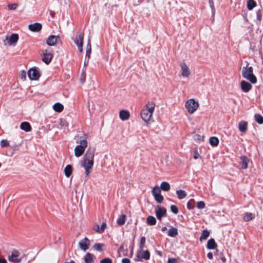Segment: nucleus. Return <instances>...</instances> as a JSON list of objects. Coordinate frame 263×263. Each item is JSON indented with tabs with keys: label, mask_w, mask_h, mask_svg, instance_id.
<instances>
[{
	"label": "nucleus",
	"mask_w": 263,
	"mask_h": 263,
	"mask_svg": "<svg viewBox=\"0 0 263 263\" xmlns=\"http://www.w3.org/2000/svg\"><path fill=\"white\" fill-rule=\"evenodd\" d=\"M210 235V232L205 230L202 232L201 235L199 238V241L201 242L202 240L206 239Z\"/></svg>",
	"instance_id": "nucleus-32"
},
{
	"label": "nucleus",
	"mask_w": 263,
	"mask_h": 263,
	"mask_svg": "<svg viewBox=\"0 0 263 263\" xmlns=\"http://www.w3.org/2000/svg\"><path fill=\"white\" fill-rule=\"evenodd\" d=\"M167 263H179V262L174 258H170L168 259Z\"/></svg>",
	"instance_id": "nucleus-48"
},
{
	"label": "nucleus",
	"mask_w": 263,
	"mask_h": 263,
	"mask_svg": "<svg viewBox=\"0 0 263 263\" xmlns=\"http://www.w3.org/2000/svg\"><path fill=\"white\" fill-rule=\"evenodd\" d=\"M0 144L2 147H7L9 145V143L7 140H2Z\"/></svg>",
	"instance_id": "nucleus-43"
},
{
	"label": "nucleus",
	"mask_w": 263,
	"mask_h": 263,
	"mask_svg": "<svg viewBox=\"0 0 263 263\" xmlns=\"http://www.w3.org/2000/svg\"><path fill=\"white\" fill-rule=\"evenodd\" d=\"M0 263H7V261L5 258L0 257Z\"/></svg>",
	"instance_id": "nucleus-54"
},
{
	"label": "nucleus",
	"mask_w": 263,
	"mask_h": 263,
	"mask_svg": "<svg viewBox=\"0 0 263 263\" xmlns=\"http://www.w3.org/2000/svg\"><path fill=\"white\" fill-rule=\"evenodd\" d=\"M248 124L247 121L243 120L240 121L238 125L239 130L242 133H245L248 129Z\"/></svg>",
	"instance_id": "nucleus-18"
},
{
	"label": "nucleus",
	"mask_w": 263,
	"mask_h": 263,
	"mask_svg": "<svg viewBox=\"0 0 263 263\" xmlns=\"http://www.w3.org/2000/svg\"><path fill=\"white\" fill-rule=\"evenodd\" d=\"M84 38V34L82 33H80L76 35L75 38L74 39V42L77 46L80 52H82L83 51V41Z\"/></svg>",
	"instance_id": "nucleus-13"
},
{
	"label": "nucleus",
	"mask_w": 263,
	"mask_h": 263,
	"mask_svg": "<svg viewBox=\"0 0 263 263\" xmlns=\"http://www.w3.org/2000/svg\"><path fill=\"white\" fill-rule=\"evenodd\" d=\"M87 147V141L86 139L84 138H82L78 143V144L74 148V156L77 158L82 156Z\"/></svg>",
	"instance_id": "nucleus-6"
},
{
	"label": "nucleus",
	"mask_w": 263,
	"mask_h": 263,
	"mask_svg": "<svg viewBox=\"0 0 263 263\" xmlns=\"http://www.w3.org/2000/svg\"><path fill=\"white\" fill-rule=\"evenodd\" d=\"M20 128L22 130H23L26 132H30L31 130V127L30 124L27 122H22L21 124Z\"/></svg>",
	"instance_id": "nucleus-25"
},
{
	"label": "nucleus",
	"mask_w": 263,
	"mask_h": 263,
	"mask_svg": "<svg viewBox=\"0 0 263 263\" xmlns=\"http://www.w3.org/2000/svg\"><path fill=\"white\" fill-rule=\"evenodd\" d=\"M156 215L159 220H161L166 214V210L165 208L161 206H157L155 209Z\"/></svg>",
	"instance_id": "nucleus-14"
},
{
	"label": "nucleus",
	"mask_w": 263,
	"mask_h": 263,
	"mask_svg": "<svg viewBox=\"0 0 263 263\" xmlns=\"http://www.w3.org/2000/svg\"><path fill=\"white\" fill-rule=\"evenodd\" d=\"M255 119L256 120V121L260 124H261L263 123V117L259 115V114H256L255 115Z\"/></svg>",
	"instance_id": "nucleus-41"
},
{
	"label": "nucleus",
	"mask_w": 263,
	"mask_h": 263,
	"mask_svg": "<svg viewBox=\"0 0 263 263\" xmlns=\"http://www.w3.org/2000/svg\"><path fill=\"white\" fill-rule=\"evenodd\" d=\"M156 103L153 101H148L144 105L140 111V117L143 122L147 125L153 121V114L156 108Z\"/></svg>",
	"instance_id": "nucleus-1"
},
{
	"label": "nucleus",
	"mask_w": 263,
	"mask_h": 263,
	"mask_svg": "<svg viewBox=\"0 0 263 263\" xmlns=\"http://www.w3.org/2000/svg\"><path fill=\"white\" fill-rule=\"evenodd\" d=\"M196 207L199 210H203L205 208L206 204L204 201L200 200L197 201L196 203Z\"/></svg>",
	"instance_id": "nucleus-34"
},
{
	"label": "nucleus",
	"mask_w": 263,
	"mask_h": 263,
	"mask_svg": "<svg viewBox=\"0 0 263 263\" xmlns=\"http://www.w3.org/2000/svg\"><path fill=\"white\" fill-rule=\"evenodd\" d=\"M119 116L122 121H126L130 118V113L127 110L122 109L119 112Z\"/></svg>",
	"instance_id": "nucleus-16"
},
{
	"label": "nucleus",
	"mask_w": 263,
	"mask_h": 263,
	"mask_svg": "<svg viewBox=\"0 0 263 263\" xmlns=\"http://www.w3.org/2000/svg\"><path fill=\"white\" fill-rule=\"evenodd\" d=\"M156 220L155 217L153 216H148L147 218V223L150 225H154L156 223Z\"/></svg>",
	"instance_id": "nucleus-40"
},
{
	"label": "nucleus",
	"mask_w": 263,
	"mask_h": 263,
	"mask_svg": "<svg viewBox=\"0 0 263 263\" xmlns=\"http://www.w3.org/2000/svg\"><path fill=\"white\" fill-rule=\"evenodd\" d=\"M28 28L31 31L39 32L42 28V25L39 23H34L33 24L29 25Z\"/></svg>",
	"instance_id": "nucleus-23"
},
{
	"label": "nucleus",
	"mask_w": 263,
	"mask_h": 263,
	"mask_svg": "<svg viewBox=\"0 0 263 263\" xmlns=\"http://www.w3.org/2000/svg\"><path fill=\"white\" fill-rule=\"evenodd\" d=\"M171 189L170 184L166 181H162L160 186L155 185L152 190V194L155 200L159 203H162L164 200V197L161 194V191L168 192Z\"/></svg>",
	"instance_id": "nucleus-3"
},
{
	"label": "nucleus",
	"mask_w": 263,
	"mask_h": 263,
	"mask_svg": "<svg viewBox=\"0 0 263 263\" xmlns=\"http://www.w3.org/2000/svg\"><path fill=\"white\" fill-rule=\"evenodd\" d=\"M93 229L96 232L102 233L101 231L100 227L99 225L96 224L94 226Z\"/></svg>",
	"instance_id": "nucleus-47"
},
{
	"label": "nucleus",
	"mask_w": 263,
	"mask_h": 263,
	"mask_svg": "<svg viewBox=\"0 0 263 263\" xmlns=\"http://www.w3.org/2000/svg\"><path fill=\"white\" fill-rule=\"evenodd\" d=\"M195 200L194 199L189 200L187 203V208L189 210H192L194 208Z\"/></svg>",
	"instance_id": "nucleus-39"
},
{
	"label": "nucleus",
	"mask_w": 263,
	"mask_h": 263,
	"mask_svg": "<svg viewBox=\"0 0 263 263\" xmlns=\"http://www.w3.org/2000/svg\"><path fill=\"white\" fill-rule=\"evenodd\" d=\"M178 230L176 228L172 227L168 231V235L174 237L178 235Z\"/></svg>",
	"instance_id": "nucleus-31"
},
{
	"label": "nucleus",
	"mask_w": 263,
	"mask_h": 263,
	"mask_svg": "<svg viewBox=\"0 0 263 263\" xmlns=\"http://www.w3.org/2000/svg\"><path fill=\"white\" fill-rule=\"evenodd\" d=\"M201 157L200 154L197 149H195L193 151V158L195 160H197Z\"/></svg>",
	"instance_id": "nucleus-42"
},
{
	"label": "nucleus",
	"mask_w": 263,
	"mask_h": 263,
	"mask_svg": "<svg viewBox=\"0 0 263 263\" xmlns=\"http://www.w3.org/2000/svg\"><path fill=\"white\" fill-rule=\"evenodd\" d=\"M80 246L81 249L85 251L88 248L89 245V241L87 239H85L80 242Z\"/></svg>",
	"instance_id": "nucleus-27"
},
{
	"label": "nucleus",
	"mask_w": 263,
	"mask_h": 263,
	"mask_svg": "<svg viewBox=\"0 0 263 263\" xmlns=\"http://www.w3.org/2000/svg\"><path fill=\"white\" fill-rule=\"evenodd\" d=\"M176 194L179 199L185 198L187 196L186 192L182 190H179L176 191Z\"/></svg>",
	"instance_id": "nucleus-30"
},
{
	"label": "nucleus",
	"mask_w": 263,
	"mask_h": 263,
	"mask_svg": "<svg viewBox=\"0 0 263 263\" xmlns=\"http://www.w3.org/2000/svg\"><path fill=\"white\" fill-rule=\"evenodd\" d=\"M249 160L245 156L241 157L240 158L239 164L241 169H247L248 167Z\"/></svg>",
	"instance_id": "nucleus-21"
},
{
	"label": "nucleus",
	"mask_w": 263,
	"mask_h": 263,
	"mask_svg": "<svg viewBox=\"0 0 263 263\" xmlns=\"http://www.w3.org/2000/svg\"><path fill=\"white\" fill-rule=\"evenodd\" d=\"M193 139L197 143H199L204 141V137L198 134H196L193 136Z\"/></svg>",
	"instance_id": "nucleus-28"
},
{
	"label": "nucleus",
	"mask_w": 263,
	"mask_h": 263,
	"mask_svg": "<svg viewBox=\"0 0 263 263\" xmlns=\"http://www.w3.org/2000/svg\"><path fill=\"white\" fill-rule=\"evenodd\" d=\"M122 263H130V261L128 258H123L122 260Z\"/></svg>",
	"instance_id": "nucleus-51"
},
{
	"label": "nucleus",
	"mask_w": 263,
	"mask_h": 263,
	"mask_svg": "<svg viewBox=\"0 0 263 263\" xmlns=\"http://www.w3.org/2000/svg\"><path fill=\"white\" fill-rule=\"evenodd\" d=\"M209 142L212 146L216 147L219 144V139L216 137H212L209 139Z\"/></svg>",
	"instance_id": "nucleus-29"
},
{
	"label": "nucleus",
	"mask_w": 263,
	"mask_h": 263,
	"mask_svg": "<svg viewBox=\"0 0 263 263\" xmlns=\"http://www.w3.org/2000/svg\"><path fill=\"white\" fill-rule=\"evenodd\" d=\"M100 263H112V260L109 258H105L101 260Z\"/></svg>",
	"instance_id": "nucleus-46"
},
{
	"label": "nucleus",
	"mask_w": 263,
	"mask_h": 263,
	"mask_svg": "<svg viewBox=\"0 0 263 263\" xmlns=\"http://www.w3.org/2000/svg\"><path fill=\"white\" fill-rule=\"evenodd\" d=\"M90 51H91L90 46V45H88L87 49V51H86V55H88V56L89 55V54L90 53Z\"/></svg>",
	"instance_id": "nucleus-50"
},
{
	"label": "nucleus",
	"mask_w": 263,
	"mask_h": 263,
	"mask_svg": "<svg viewBox=\"0 0 263 263\" xmlns=\"http://www.w3.org/2000/svg\"><path fill=\"white\" fill-rule=\"evenodd\" d=\"M59 124L60 127L64 131L65 130H68L69 123L67 120L64 118L59 119Z\"/></svg>",
	"instance_id": "nucleus-19"
},
{
	"label": "nucleus",
	"mask_w": 263,
	"mask_h": 263,
	"mask_svg": "<svg viewBox=\"0 0 263 263\" xmlns=\"http://www.w3.org/2000/svg\"><path fill=\"white\" fill-rule=\"evenodd\" d=\"M241 73L243 77L249 80L251 83L253 84L256 83L257 79L253 73V68L252 67L248 66L243 67Z\"/></svg>",
	"instance_id": "nucleus-7"
},
{
	"label": "nucleus",
	"mask_w": 263,
	"mask_h": 263,
	"mask_svg": "<svg viewBox=\"0 0 263 263\" xmlns=\"http://www.w3.org/2000/svg\"><path fill=\"white\" fill-rule=\"evenodd\" d=\"M126 221V216L125 215H121L117 220V223L119 225H123Z\"/></svg>",
	"instance_id": "nucleus-36"
},
{
	"label": "nucleus",
	"mask_w": 263,
	"mask_h": 263,
	"mask_svg": "<svg viewBox=\"0 0 263 263\" xmlns=\"http://www.w3.org/2000/svg\"><path fill=\"white\" fill-rule=\"evenodd\" d=\"M18 7V5L17 3H10L7 5L8 10H15Z\"/></svg>",
	"instance_id": "nucleus-37"
},
{
	"label": "nucleus",
	"mask_w": 263,
	"mask_h": 263,
	"mask_svg": "<svg viewBox=\"0 0 263 263\" xmlns=\"http://www.w3.org/2000/svg\"><path fill=\"white\" fill-rule=\"evenodd\" d=\"M61 42V38L59 35H51L46 40V43L49 46H57Z\"/></svg>",
	"instance_id": "nucleus-12"
},
{
	"label": "nucleus",
	"mask_w": 263,
	"mask_h": 263,
	"mask_svg": "<svg viewBox=\"0 0 263 263\" xmlns=\"http://www.w3.org/2000/svg\"><path fill=\"white\" fill-rule=\"evenodd\" d=\"M193 74L192 70L190 64L182 61L179 64V76L181 78L184 79H190Z\"/></svg>",
	"instance_id": "nucleus-5"
},
{
	"label": "nucleus",
	"mask_w": 263,
	"mask_h": 263,
	"mask_svg": "<svg viewBox=\"0 0 263 263\" xmlns=\"http://www.w3.org/2000/svg\"><path fill=\"white\" fill-rule=\"evenodd\" d=\"M145 238L144 237H142L140 239V249H143L145 243Z\"/></svg>",
	"instance_id": "nucleus-45"
},
{
	"label": "nucleus",
	"mask_w": 263,
	"mask_h": 263,
	"mask_svg": "<svg viewBox=\"0 0 263 263\" xmlns=\"http://www.w3.org/2000/svg\"><path fill=\"white\" fill-rule=\"evenodd\" d=\"M208 257L211 259L213 258V254L211 252H209L207 254Z\"/></svg>",
	"instance_id": "nucleus-53"
},
{
	"label": "nucleus",
	"mask_w": 263,
	"mask_h": 263,
	"mask_svg": "<svg viewBox=\"0 0 263 263\" xmlns=\"http://www.w3.org/2000/svg\"><path fill=\"white\" fill-rule=\"evenodd\" d=\"M184 107L188 114L192 115L198 110L200 107V103L197 99L189 98L184 102Z\"/></svg>",
	"instance_id": "nucleus-4"
},
{
	"label": "nucleus",
	"mask_w": 263,
	"mask_h": 263,
	"mask_svg": "<svg viewBox=\"0 0 263 263\" xmlns=\"http://www.w3.org/2000/svg\"><path fill=\"white\" fill-rule=\"evenodd\" d=\"M137 257L139 259H149L150 257L149 252L148 250H144L143 249H140L138 253Z\"/></svg>",
	"instance_id": "nucleus-15"
},
{
	"label": "nucleus",
	"mask_w": 263,
	"mask_h": 263,
	"mask_svg": "<svg viewBox=\"0 0 263 263\" xmlns=\"http://www.w3.org/2000/svg\"><path fill=\"white\" fill-rule=\"evenodd\" d=\"M256 2L254 0H249L247 3V7L249 10H251L256 6Z\"/></svg>",
	"instance_id": "nucleus-38"
},
{
	"label": "nucleus",
	"mask_w": 263,
	"mask_h": 263,
	"mask_svg": "<svg viewBox=\"0 0 263 263\" xmlns=\"http://www.w3.org/2000/svg\"><path fill=\"white\" fill-rule=\"evenodd\" d=\"M171 210L174 214H177L178 213V208L175 205H172L171 206Z\"/></svg>",
	"instance_id": "nucleus-44"
},
{
	"label": "nucleus",
	"mask_w": 263,
	"mask_h": 263,
	"mask_svg": "<svg viewBox=\"0 0 263 263\" xmlns=\"http://www.w3.org/2000/svg\"><path fill=\"white\" fill-rule=\"evenodd\" d=\"M254 218V215L252 213H246L243 216V220L245 221H249L252 220Z\"/></svg>",
	"instance_id": "nucleus-35"
},
{
	"label": "nucleus",
	"mask_w": 263,
	"mask_h": 263,
	"mask_svg": "<svg viewBox=\"0 0 263 263\" xmlns=\"http://www.w3.org/2000/svg\"><path fill=\"white\" fill-rule=\"evenodd\" d=\"M18 39V35L16 33L8 35L3 41L4 45L6 47L14 46L16 45Z\"/></svg>",
	"instance_id": "nucleus-8"
},
{
	"label": "nucleus",
	"mask_w": 263,
	"mask_h": 263,
	"mask_svg": "<svg viewBox=\"0 0 263 263\" xmlns=\"http://www.w3.org/2000/svg\"><path fill=\"white\" fill-rule=\"evenodd\" d=\"M95 151L88 149L86 152L82 161V165L84 169L85 177H89L92 170L94 164Z\"/></svg>",
	"instance_id": "nucleus-2"
},
{
	"label": "nucleus",
	"mask_w": 263,
	"mask_h": 263,
	"mask_svg": "<svg viewBox=\"0 0 263 263\" xmlns=\"http://www.w3.org/2000/svg\"><path fill=\"white\" fill-rule=\"evenodd\" d=\"M217 244L213 238L210 239L206 243V248L209 250H215L217 248Z\"/></svg>",
	"instance_id": "nucleus-20"
},
{
	"label": "nucleus",
	"mask_w": 263,
	"mask_h": 263,
	"mask_svg": "<svg viewBox=\"0 0 263 263\" xmlns=\"http://www.w3.org/2000/svg\"><path fill=\"white\" fill-rule=\"evenodd\" d=\"M53 57L52 51L49 49H44L41 54L42 61L46 64H49Z\"/></svg>",
	"instance_id": "nucleus-10"
},
{
	"label": "nucleus",
	"mask_w": 263,
	"mask_h": 263,
	"mask_svg": "<svg viewBox=\"0 0 263 263\" xmlns=\"http://www.w3.org/2000/svg\"><path fill=\"white\" fill-rule=\"evenodd\" d=\"M106 228V224L105 223H103L101 227H100V229H101V232H103L105 229Z\"/></svg>",
	"instance_id": "nucleus-52"
},
{
	"label": "nucleus",
	"mask_w": 263,
	"mask_h": 263,
	"mask_svg": "<svg viewBox=\"0 0 263 263\" xmlns=\"http://www.w3.org/2000/svg\"><path fill=\"white\" fill-rule=\"evenodd\" d=\"M26 78V72L24 71H23L21 73V78L23 80H25Z\"/></svg>",
	"instance_id": "nucleus-49"
},
{
	"label": "nucleus",
	"mask_w": 263,
	"mask_h": 263,
	"mask_svg": "<svg viewBox=\"0 0 263 263\" xmlns=\"http://www.w3.org/2000/svg\"><path fill=\"white\" fill-rule=\"evenodd\" d=\"M93 248L95 250L101 252L104 250L105 246L103 243H96L93 246Z\"/></svg>",
	"instance_id": "nucleus-33"
},
{
	"label": "nucleus",
	"mask_w": 263,
	"mask_h": 263,
	"mask_svg": "<svg viewBox=\"0 0 263 263\" xmlns=\"http://www.w3.org/2000/svg\"><path fill=\"white\" fill-rule=\"evenodd\" d=\"M240 85L241 90L245 92H247L250 91L252 87L251 84L244 80L240 82Z\"/></svg>",
	"instance_id": "nucleus-17"
},
{
	"label": "nucleus",
	"mask_w": 263,
	"mask_h": 263,
	"mask_svg": "<svg viewBox=\"0 0 263 263\" xmlns=\"http://www.w3.org/2000/svg\"><path fill=\"white\" fill-rule=\"evenodd\" d=\"M96 259V256L89 253H87L84 258L85 263H94Z\"/></svg>",
	"instance_id": "nucleus-22"
},
{
	"label": "nucleus",
	"mask_w": 263,
	"mask_h": 263,
	"mask_svg": "<svg viewBox=\"0 0 263 263\" xmlns=\"http://www.w3.org/2000/svg\"><path fill=\"white\" fill-rule=\"evenodd\" d=\"M27 74L29 79L32 81L39 80L41 76L40 70L36 67L30 68Z\"/></svg>",
	"instance_id": "nucleus-11"
},
{
	"label": "nucleus",
	"mask_w": 263,
	"mask_h": 263,
	"mask_svg": "<svg viewBox=\"0 0 263 263\" xmlns=\"http://www.w3.org/2000/svg\"><path fill=\"white\" fill-rule=\"evenodd\" d=\"M52 108L55 111L61 112L64 109V106L61 103L58 102L53 104Z\"/></svg>",
	"instance_id": "nucleus-26"
},
{
	"label": "nucleus",
	"mask_w": 263,
	"mask_h": 263,
	"mask_svg": "<svg viewBox=\"0 0 263 263\" xmlns=\"http://www.w3.org/2000/svg\"><path fill=\"white\" fill-rule=\"evenodd\" d=\"M8 258L10 261L13 263H19L22 260L23 257L18 250L13 249L8 255Z\"/></svg>",
	"instance_id": "nucleus-9"
},
{
	"label": "nucleus",
	"mask_w": 263,
	"mask_h": 263,
	"mask_svg": "<svg viewBox=\"0 0 263 263\" xmlns=\"http://www.w3.org/2000/svg\"><path fill=\"white\" fill-rule=\"evenodd\" d=\"M72 172L73 167L71 165L68 164L65 167L64 169V173L66 177H69L71 175Z\"/></svg>",
	"instance_id": "nucleus-24"
},
{
	"label": "nucleus",
	"mask_w": 263,
	"mask_h": 263,
	"mask_svg": "<svg viewBox=\"0 0 263 263\" xmlns=\"http://www.w3.org/2000/svg\"><path fill=\"white\" fill-rule=\"evenodd\" d=\"M166 230H167V228H166V227H163V228H162V231L163 232H165V231H166Z\"/></svg>",
	"instance_id": "nucleus-55"
}]
</instances>
